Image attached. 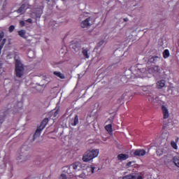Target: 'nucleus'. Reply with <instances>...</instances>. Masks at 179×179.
Segmentation results:
<instances>
[{
    "label": "nucleus",
    "mask_w": 179,
    "mask_h": 179,
    "mask_svg": "<svg viewBox=\"0 0 179 179\" xmlns=\"http://www.w3.org/2000/svg\"><path fill=\"white\" fill-rule=\"evenodd\" d=\"M20 26H24V24H25L24 21H22V20L20 21Z\"/></svg>",
    "instance_id": "36"
},
{
    "label": "nucleus",
    "mask_w": 179,
    "mask_h": 179,
    "mask_svg": "<svg viewBox=\"0 0 179 179\" xmlns=\"http://www.w3.org/2000/svg\"><path fill=\"white\" fill-rule=\"evenodd\" d=\"M148 101H149L150 103H155V97H153V96H148Z\"/></svg>",
    "instance_id": "26"
},
{
    "label": "nucleus",
    "mask_w": 179,
    "mask_h": 179,
    "mask_svg": "<svg viewBox=\"0 0 179 179\" xmlns=\"http://www.w3.org/2000/svg\"><path fill=\"white\" fill-rule=\"evenodd\" d=\"M3 31H1V33L0 34V41H2V38H3Z\"/></svg>",
    "instance_id": "31"
},
{
    "label": "nucleus",
    "mask_w": 179,
    "mask_h": 179,
    "mask_svg": "<svg viewBox=\"0 0 179 179\" xmlns=\"http://www.w3.org/2000/svg\"><path fill=\"white\" fill-rule=\"evenodd\" d=\"M177 142H178V138H176V142H175L174 141H172L171 142V146H172V148H173V149H176V150L178 149Z\"/></svg>",
    "instance_id": "21"
},
{
    "label": "nucleus",
    "mask_w": 179,
    "mask_h": 179,
    "mask_svg": "<svg viewBox=\"0 0 179 179\" xmlns=\"http://www.w3.org/2000/svg\"><path fill=\"white\" fill-rule=\"evenodd\" d=\"M46 122H48V118H45Z\"/></svg>",
    "instance_id": "43"
},
{
    "label": "nucleus",
    "mask_w": 179,
    "mask_h": 179,
    "mask_svg": "<svg viewBox=\"0 0 179 179\" xmlns=\"http://www.w3.org/2000/svg\"><path fill=\"white\" fill-rule=\"evenodd\" d=\"M82 54L85 58L89 59L90 58V50L89 48H82Z\"/></svg>",
    "instance_id": "8"
},
{
    "label": "nucleus",
    "mask_w": 179,
    "mask_h": 179,
    "mask_svg": "<svg viewBox=\"0 0 179 179\" xmlns=\"http://www.w3.org/2000/svg\"><path fill=\"white\" fill-rule=\"evenodd\" d=\"M78 177L80 178H85V173H81V174H80L79 176H78Z\"/></svg>",
    "instance_id": "33"
},
{
    "label": "nucleus",
    "mask_w": 179,
    "mask_h": 179,
    "mask_svg": "<svg viewBox=\"0 0 179 179\" xmlns=\"http://www.w3.org/2000/svg\"><path fill=\"white\" fill-rule=\"evenodd\" d=\"M136 179H143L142 178V176H136Z\"/></svg>",
    "instance_id": "39"
},
{
    "label": "nucleus",
    "mask_w": 179,
    "mask_h": 179,
    "mask_svg": "<svg viewBox=\"0 0 179 179\" xmlns=\"http://www.w3.org/2000/svg\"><path fill=\"white\" fill-rule=\"evenodd\" d=\"M46 3L48 4V9L50 10H52V8H54V5H55V0H45Z\"/></svg>",
    "instance_id": "11"
},
{
    "label": "nucleus",
    "mask_w": 179,
    "mask_h": 179,
    "mask_svg": "<svg viewBox=\"0 0 179 179\" xmlns=\"http://www.w3.org/2000/svg\"><path fill=\"white\" fill-rule=\"evenodd\" d=\"M162 128H163V129H167V128H169V124H164Z\"/></svg>",
    "instance_id": "34"
},
{
    "label": "nucleus",
    "mask_w": 179,
    "mask_h": 179,
    "mask_svg": "<svg viewBox=\"0 0 179 179\" xmlns=\"http://www.w3.org/2000/svg\"><path fill=\"white\" fill-rule=\"evenodd\" d=\"M59 114V109H57L55 112H50L48 113V115L50 117H54V118H56V117H58V115Z\"/></svg>",
    "instance_id": "17"
},
{
    "label": "nucleus",
    "mask_w": 179,
    "mask_h": 179,
    "mask_svg": "<svg viewBox=\"0 0 179 179\" xmlns=\"http://www.w3.org/2000/svg\"><path fill=\"white\" fill-rule=\"evenodd\" d=\"M19 56L17 55H15L14 59L15 60V74L17 78H22L23 75H24V66H23V64L18 59Z\"/></svg>",
    "instance_id": "1"
},
{
    "label": "nucleus",
    "mask_w": 179,
    "mask_h": 179,
    "mask_svg": "<svg viewBox=\"0 0 179 179\" xmlns=\"http://www.w3.org/2000/svg\"><path fill=\"white\" fill-rule=\"evenodd\" d=\"M27 22H28V23H31V22H33V20H31V18H29L27 20Z\"/></svg>",
    "instance_id": "37"
},
{
    "label": "nucleus",
    "mask_w": 179,
    "mask_h": 179,
    "mask_svg": "<svg viewBox=\"0 0 179 179\" xmlns=\"http://www.w3.org/2000/svg\"><path fill=\"white\" fill-rule=\"evenodd\" d=\"M13 30H15V26L14 25L10 26L9 28H8L9 32L12 33V31H13Z\"/></svg>",
    "instance_id": "27"
},
{
    "label": "nucleus",
    "mask_w": 179,
    "mask_h": 179,
    "mask_svg": "<svg viewBox=\"0 0 179 179\" xmlns=\"http://www.w3.org/2000/svg\"><path fill=\"white\" fill-rule=\"evenodd\" d=\"M53 75L57 78H59L60 79H65V75L62 74L59 71H54Z\"/></svg>",
    "instance_id": "16"
},
{
    "label": "nucleus",
    "mask_w": 179,
    "mask_h": 179,
    "mask_svg": "<svg viewBox=\"0 0 179 179\" xmlns=\"http://www.w3.org/2000/svg\"><path fill=\"white\" fill-rule=\"evenodd\" d=\"M162 58L161 55L159 56H152L151 58L149 59V62L150 64H156L159 59H160Z\"/></svg>",
    "instance_id": "9"
},
{
    "label": "nucleus",
    "mask_w": 179,
    "mask_h": 179,
    "mask_svg": "<svg viewBox=\"0 0 179 179\" xmlns=\"http://www.w3.org/2000/svg\"><path fill=\"white\" fill-rule=\"evenodd\" d=\"M96 169V167H93V166H92V167H90V171H91V173L93 174V173H94V169Z\"/></svg>",
    "instance_id": "32"
},
{
    "label": "nucleus",
    "mask_w": 179,
    "mask_h": 179,
    "mask_svg": "<svg viewBox=\"0 0 179 179\" xmlns=\"http://www.w3.org/2000/svg\"><path fill=\"white\" fill-rule=\"evenodd\" d=\"M81 166L82 164H80V162H74L71 165L66 167V169H67L66 173L68 174H71L72 172H71V169H73L74 171H76V170H79V169H80Z\"/></svg>",
    "instance_id": "3"
},
{
    "label": "nucleus",
    "mask_w": 179,
    "mask_h": 179,
    "mask_svg": "<svg viewBox=\"0 0 179 179\" xmlns=\"http://www.w3.org/2000/svg\"><path fill=\"white\" fill-rule=\"evenodd\" d=\"M132 164V162H129L127 164V167H129Z\"/></svg>",
    "instance_id": "38"
},
{
    "label": "nucleus",
    "mask_w": 179,
    "mask_h": 179,
    "mask_svg": "<svg viewBox=\"0 0 179 179\" xmlns=\"http://www.w3.org/2000/svg\"><path fill=\"white\" fill-rule=\"evenodd\" d=\"M134 155V156H145L146 151L145 150H136Z\"/></svg>",
    "instance_id": "10"
},
{
    "label": "nucleus",
    "mask_w": 179,
    "mask_h": 179,
    "mask_svg": "<svg viewBox=\"0 0 179 179\" xmlns=\"http://www.w3.org/2000/svg\"><path fill=\"white\" fill-rule=\"evenodd\" d=\"M129 157V155L127 154H120L117 155V160L122 162V160H127Z\"/></svg>",
    "instance_id": "13"
},
{
    "label": "nucleus",
    "mask_w": 179,
    "mask_h": 179,
    "mask_svg": "<svg viewBox=\"0 0 179 179\" xmlns=\"http://www.w3.org/2000/svg\"><path fill=\"white\" fill-rule=\"evenodd\" d=\"M166 83V82L164 80H160V81H158L157 83V88L158 89H163V87H164V86H165V84Z\"/></svg>",
    "instance_id": "15"
},
{
    "label": "nucleus",
    "mask_w": 179,
    "mask_h": 179,
    "mask_svg": "<svg viewBox=\"0 0 179 179\" xmlns=\"http://www.w3.org/2000/svg\"><path fill=\"white\" fill-rule=\"evenodd\" d=\"M162 110L164 115V119L166 120L169 118V110H167V108H166L164 106H162Z\"/></svg>",
    "instance_id": "12"
},
{
    "label": "nucleus",
    "mask_w": 179,
    "mask_h": 179,
    "mask_svg": "<svg viewBox=\"0 0 179 179\" xmlns=\"http://www.w3.org/2000/svg\"><path fill=\"white\" fill-rule=\"evenodd\" d=\"M24 147H22L21 148V153H20V156L17 157V160H21L20 162H26L27 159H29V157L26 155V152H24Z\"/></svg>",
    "instance_id": "5"
},
{
    "label": "nucleus",
    "mask_w": 179,
    "mask_h": 179,
    "mask_svg": "<svg viewBox=\"0 0 179 179\" xmlns=\"http://www.w3.org/2000/svg\"><path fill=\"white\" fill-rule=\"evenodd\" d=\"M18 35L20 37L24 38V36H26V31H24L23 29L18 31Z\"/></svg>",
    "instance_id": "20"
},
{
    "label": "nucleus",
    "mask_w": 179,
    "mask_h": 179,
    "mask_svg": "<svg viewBox=\"0 0 179 179\" xmlns=\"http://www.w3.org/2000/svg\"><path fill=\"white\" fill-rule=\"evenodd\" d=\"M44 122H45V119H43L40 126L38 127L35 134H34V139H36L37 136H40V134H41V131H43L44 128H45V123Z\"/></svg>",
    "instance_id": "4"
},
{
    "label": "nucleus",
    "mask_w": 179,
    "mask_h": 179,
    "mask_svg": "<svg viewBox=\"0 0 179 179\" xmlns=\"http://www.w3.org/2000/svg\"><path fill=\"white\" fill-rule=\"evenodd\" d=\"M27 9H29L28 5L26 3H24L21 5V6L16 10V12L20 15H23L26 13V10H27Z\"/></svg>",
    "instance_id": "6"
},
{
    "label": "nucleus",
    "mask_w": 179,
    "mask_h": 179,
    "mask_svg": "<svg viewBox=\"0 0 179 179\" xmlns=\"http://www.w3.org/2000/svg\"><path fill=\"white\" fill-rule=\"evenodd\" d=\"M166 157H170V155H169V156H167Z\"/></svg>",
    "instance_id": "44"
},
{
    "label": "nucleus",
    "mask_w": 179,
    "mask_h": 179,
    "mask_svg": "<svg viewBox=\"0 0 179 179\" xmlns=\"http://www.w3.org/2000/svg\"><path fill=\"white\" fill-rule=\"evenodd\" d=\"M173 162L175 164V165L177 166V167H179V157L178 156H176L174 157L173 159Z\"/></svg>",
    "instance_id": "18"
},
{
    "label": "nucleus",
    "mask_w": 179,
    "mask_h": 179,
    "mask_svg": "<svg viewBox=\"0 0 179 179\" xmlns=\"http://www.w3.org/2000/svg\"><path fill=\"white\" fill-rule=\"evenodd\" d=\"M97 156H99V150H88L83 155V160L85 162H90Z\"/></svg>",
    "instance_id": "2"
},
{
    "label": "nucleus",
    "mask_w": 179,
    "mask_h": 179,
    "mask_svg": "<svg viewBox=\"0 0 179 179\" xmlns=\"http://www.w3.org/2000/svg\"><path fill=\"white\" fill-rule=\"evenodd\" d=\"M145 72H146V69H138V78H145Z\"/></svg>",
    "instance_id": "14"
},
{
    "label": "nucleus",
    "mask_w": 179,
    "mask_h": 179,
    "mask_svg": "<svg viewBox=\"0 0 179 179\" xmlns=\"http://www.w3.org/2000/svg\"><path fill=\"white\" fill-rule=\"evenodd\" d=\"M6 41V39H3L2 43H4V44H5Z\"/></svg>",
    "instance_id": "42"
},
{
    "label": "nucleus",
    "mask_w": 179,
    "mask_h": 179,
    "mask_svg": "<svg viewBox=\"0 0 179 179\" xmlns=\"http://www.w3.org/2000/svg\"><path fill=\"white\" fill-rule=\"evenodd\" d=\"M93 18L92 17H89L87 18H86L85 20H83L81 23H80V27L83 29H85L86 27H90V21L92 20Z\"/></svg>",
    "instance_id": "7"
},
{
    "label": "nucleus",
    "mask_w": 179,
    "mask_h": 179,
    "mask_svg": "<svg viewBox=\"0 0 179 179\" xmlns=\"http://www.w3.org/2000/svg\"><path fill=\"white\" fill-rule=\"evenodd\" d=\"M104 44V40H101L98 43V47H101Z\"/></svg>",
    "instance_id": "28"
},
{
    "label": "nucleus",
    "mask_w": 179,
    "mask_h": 179,
    "mask_svg": "<svg viewBox=\"0 0 179 179\" xmlns=\"http://www.w3.org/2000/svg\"><path fill=\"white\" fill-rule=\"evenodd\" d=\"M152 70L154 71V72H160V67H159V66H155L152 67Z\"/></svg>",
    "instance_id": "25"
},
{
    "label": "nucleus",
    "mask_w": 179,
    "mask_h": 179,
    "mask_svg": "<svg viewBox=\"0 0 179 179\" xmlns=\"http://www.w3.org/2000/svg\"><path fill=\"white\" fill-rule=\"evenodd\" d=\"M31 52H34L33 51H29L27 54V56L29 57V58H33V57L30 56V54H31Z\"/></svg>",
    "instance_id": "35"
},
{
    "label": "nucleus",
    "mask_w": 179,
    "mask_h": 179,
    "mask_svg": "<svg viewBox=\"0 0 179 179\" xmlns=\"http://www.w3.org/2000/svg\"><path fill=\"white\" fill-rule=\"evenodd\" d=\"M163 57L164 58H169V57H170V52L169 51V50L166 49L163 52Z\"/></svg>",
    "instance_id": "22"
},
{
    "label": "nucleus",
    "mask_w": 179,
    "mask_h": 179,
    "mask_svg": "<svg viewBox=\"0 0 179 179\" xmlns=\"http://www.w3.org/2000/svg\"><path fill=\"white\" fill-rule=\"evenodd\" d=\"M123 20L124 22H128L129 20L128 18H124Z\"/></svg>",
    "instance_id": "40"
},
{
    "label": "nucleus",
    "mask_w": 179,
    "mask_h": 179,
    "mask_svg": "<svg viewBox=\"0 0 179 179\" xmlns=\"http://www.w3.org/2000/svg\"><path fill=\"white\" fill-rule=\"evenodd\" d=\"M59 179H66V175L62 173L59 176Z\"/></svg>",
    "instance_id": "29"
},
{
    "label": "nucleus",
    "mask_w": 179,
    "mask_h": 179,
    "mask_svg": "<svg viewBox=\"0 0 179 179\" xmlns=\"http://www.w3.org/2000/svg\"><path fill=\"white\" fill-rule=\"evenodd\" d=\"M18 104H20L21 107H22V106H23V103H22V102H18ZM21 107H20V108H21Z\"/></svg>",
    "instance_id": "41"
},
{
    "label": "nucleus",
    "mask_w": 179,
    "mask_h": 179,
    "mask_svg": "<svg viewBox=\"0 0 179 179\" xmlns=\"http://www.w3.org/2000/svg\"><path fill=\"white\" fill-rule=\"evenodd\" d=\"M79 124V118L78 117V115H76L74 117L73 122L71 123V125L73 127H76V125H78Z\"/></svg>",
    "instance_id": "19"
},
{
    "label": "nucleus",
    "mask_w": 179,
    "mask_h": 179,
    "mask_svg": "<svg viewBox=\"0 0 179 179\" xmlns=\"http://www.w3.org/2000/svg\"><path fill=\"white\" fill-rule=\"evenodd\" d=\"M105 128L106 131H108V132H111V131H113V126L111 125V124L106 125Z\"/></svg>",
    "instance_id": "24"
},
{
    "label": "nucleus",
    "mask_w": 179,
    "mask_h": 179,
    "mask_svg": "<svg viewBox=\"0 0 179 179\" xmlns=\"http://www.w3.org/2000/svg\"><path fill=\"white\" fill-rule=\"evenodd\" d=\"M1 50H0V55H1Z\"/></svg>",
    "instance_id": "45"
},
{
    "label": "nucleus",
    "mask_w": 179,
    "mask_h": 179,
    "mask_svg": "<svg viewBox=\"0 0 179 179\" xmlns=\"http://www.w3.org/2000/svg\"><path fill=\"white\" fill-rule=\"evenodd\" d=\"M122 179H136V176L134 175H127L124 176Z\"/></svg>",
    "instance_id": "23"
},
{
    "label": "nucleus",
    "mask_w": 179,
    "mask_h": 179,
    "mask_svg": "<svg viewBox=\"0 0 179 179\" xmlns=\"http://www.w3.org/2000/svg\"><path fill=\"white\" fill-rule=\"evenodd\" d=\"M3 45H5V42H2L0 44V50L2 51V49L3 48Z\"/></svg>",
    "instance_id": "30"
}]
</instances>
